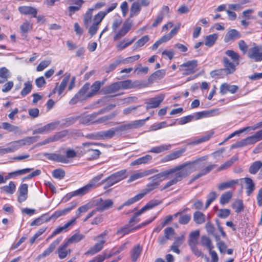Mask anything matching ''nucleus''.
Returning a JSON list of instances; mask_svg holds the SVG:
<instances>
[{
    "mask_svg": "<svg viewBox=\"0 0 262 262\" xmlns=\"http://www.w3.org/2000/svg\"><path fill=\"white\" fill-rule=\"evenodd\" d=\"M205 159L202 157L192 162H187L182 164L176 166L172 168L164 170V171H169L170 173L165 178L162 179V181L169 178H172L171 180L167 182L161 188V191L167 189L172 185L177 184L179 182L181 181L183 179L187 177L193 171L196 170L197 168L202 167L203 164L199 162Z\"/></svg>",
    "mask_w": 262,
    "mask_h": 262,
    "instance_id": "1",
    "label": "nucleus"
},
{
    "mask_svg": "<svg viewBox=\"0 0 262 262\" xmlns=\"http://www.w3.org/2000/svg\"><path fill=\"white\" fill-rule=\"evenodd\" d=\"M169 172V171H162L148 178L149 182L147 184L145 188L143 190V192L141 193L143 194V196L158 188L161 182L162 181V179L165 178L170 173Z\"/></svg>",
    "mask_w": 262,
    "mask_h": 262,
    "instance_id": "2",
    "label": "nucleus"
},
{
    "mask_svg": "<svg viewBox=\"0 0 262 262\" xmlns=\"http://www.w3.org/2000/svg\"><path fill=\"white\" fill-rule=\"evenodd\" d=\"M262 140V129L257 132L254 135L244 139L231 146V148L244 147L248 145L253 144Z\"/></svg>",
    "mask_w": 262,
    "mask_h": 262,
    "instance_id": "3",
    "label": "nucleus"
},
{
    "mask_svg": "<svg viewBox=\"0 0 262 262\" xmlns=\"http://www.w3.org/2000/svg\"><path fill=\"white\" fill-rule=\"evenodd\" d=\"M103 177L102 174H99L93 178L89 183L84 186L83 187L76 190L74 192V195H83L88 193L91 190L94 188L98 184L99 181Z\"/></svg>",
    "mask_w": 262,
    "mask_h": 262,
    "instance_id": "4",
    "label": "nucleus"
},
{
    "mask_svg": "<svg viewBox=\"0 0 262 262\" xmlns=\"http://www.w3.org/2000/svg\"><path fill=\"white\" fill-rule=\"evenodd\" d=\"M179 69L184 75L193 74L198 71V61L196 60L188 61L179 66Z\"/></svg>",
    "mask_w": 262,
    "mask_h": 262,
    "instance_id": "5",
    "label": "nucleus"
},
{
    "mask_svg": "<svg viewBox=\"0 0 262 262\" xmlns=\"http://www.w3.org/2000/svg\"><path fill=\"white\" fill-rule=\"evenodd\" d=\"M127 177L126 170L122 169L117 171L103 181V182L106 183L108 187H110L124 179Z\"/></svg>",
    "mask_w": 262,
    "mask_h": 262,
    "instance_id": "6",
    "label": "nucleus"
},
{
    "mask_svg": "<svg viewBox=\"0 0 262 262\" xmlns=\"http://www.w3.org/2000/svg\"><path fill=\"white\" fill-rule=\"evenodd\" d=\"M161 203V201L158 200L151 201L142 208L140 210L135 213L134 216L130 219L129 222V225L132 226V223H137L139 222V219H138V216L140 215L142 213L144 212L145 211L152 208L153 207L159 205Z\"/></svg>",
    "mask_w": 262,
    "mask_h": 262,
    "instance_id": "7",
    "label": "nucleus"
},
{
    "mask_svg": "<svg viewBox=\"0 0 262 262\" xmlns=\"http://www.w3.org/2000/svg\"><path fill=\"white\" fill-rule=\"evenodd\" d=\"M77 205V203L76 202H71L68 207H66L63 209L55 211L50 217L45 220V222H49L52 219L56 220L61 216L65 215L74 209Z\"/></svg>",
    "mask_w": 262,
    "mask_h": 262,
    "instance_id": "8",
    "label": "nucleus"
},
{
    "mask_svg": "<svg viewBox=\"0 0 262 262\" xmlns=\"http://www.w3.org/2000/svg\"><path fill=\"white\" fill-rule=\"evenodd\" d=\"M95 204L96 206L95 210L97 212H103L112 208L114 202L110 199L103 200L99 198L95 201Z\"/></svg>",
    "mask_w": 262,
    "mask_h": 262,
    "instance_id": "9",
    "label": "nucleus"
},
{
    "mask_svg": "<svg viewBox=\"0 0 262 262\" xmlns=\"http://www.w3.org/2000/svg\"><path fill=\"white\" fill-rule=\"evenodd\" d=\"M253 45L254 47L248 51V56L255 61H260L262 60V46H256L255 43Z\"/></svg>",
    "mask_w": 262,
    "mask_h": 262,
    "instance_id": "10",
    "label": "nucleus"
},
{
    "mask_svg": "<svg viewBox=\"0 0 262 262\" xmlns=\"http://www.w3.org/2000/svg\"><path fill=\"white\" fill-rule=\"evenodd\" d=\"M140 122L139 121H134L128 123L120 125L114 127V128L117 134L121 135L127 130L137 128Z\"/></svg>",
    "mask_w": 262,
    "mask_h": 262,
    "instance_id": "11",
    "label": "nucleus"
},
{
    "mask_svg": "<svg viewBox=\"0 0 262 262\" xmlns=\"http://www.w3.org/2000/svg\"><path fill=\"white\" fill-rule=\"evenodd\" d=\"M164 99V95L161 94L147 100L146 102V110L159 107Z\"/></svg>",
    "mask_w": 262,
    "mask_h": 262,
    "instance_id": "12",
    "label": "nucleus"
},
{
    "mask_svg": "<svg viewBox=\"0 0 262 262\" xmlns=\"http://www.w3.org/2000/svg\"><path fill=\"white\" fill-rule=\"evenodd\" d=\"M158 171V169L154 168L144 170L143 172H137L130 176L128 182H131L138 179L157 173Z\"/></svg>",
    "mask_w": 262,
    "mask_h": 262,
    "instance_id": "13",
    "label": "nucleus"
},
{
    "mask_svg": "<svg viewBox=\"0 0 262 262\" xmlns=\"http://www.w3.org/2000/svg\"><path fill=\"white\" fill-rule=\"evenodd\" d=\"M132 26V21L129 20H126L123 24L121 28L117 32L114 36V40H117L121 37L125 36L129 31Z\"/></svg>",
    "mask_w": 262,
    "mask_h": 262,
    "instance_id": "14",
    "label": "nucleus"
},
{
    "mask_svg": "<svg viewBox=\"0 0 262 262\" xmlns=\"http://www.w3.org/2000/svg\"><path fill=\"white\" fill-rule=\"evenodd\" d=\"M59 121L51 122L46 125H44L43 126L34 130L33 131V134L34 135L36 134H45L49 133L52 130H54L59 125Z\"/></svg>",
    "mask_w": 262,
    "mask_h": 262,
    "instance_id": "15",
    "label": "nucleus"
},
{
    "mask_svg": "<svg viewBox=\"0 0 262 262\" xmlns=\"http://www.w3.org/2000/svg\"><path fill=\"white\" fill-rule=\"evenodd\" d=\"M62 237H59L53 241L49 246V247L46 249L38 257L40 258H43L49 255L51 253L53 250L55 249L56 247L60 243L61 241Z\"/></svg>",
    "mask_w": 262,
    "mask_h": 262,
    "instance_id": "16",
    "label": "nucleus"
},
{
    "mask_svg": "<svg viewBox=\"0 0 262 262\" xmlns=\"http://www.w3.org/2000/svg\"><path fill=\"white\" fill-rule=\"evenodd\" d=\"M238 89V88L236 85L224 83L221 85L220 91L222 95H225L228 92H230L231 94H234L237 91Z\"/></svg>",
    "mask_w": 262,
    "mask_h": 262,
    "instance_id": "17",
    "label": "nucleus"
},
{
    "mask_svg": "<svg viewBox=\"0 0 262 262\" xmlns=\"http://www.w3.org/2000/svg\"><path fill=\"white\" fill-rule=\"evenodd\" d=\"M19 12L24 15H31L33 17H36L37 10L33 7L23 6L19 7Z\"/></svg>",
    "mask_w": 262,
    "mask_h": 262,
    "instance_id": "18",
    "label": "nucleus"
},
{
    "mask_svg": "<svg viewBox=\"0 0 262 262\" xmlns=\"http://www.w3.org/2000/svg\"><path fill=\"white\" fill-rule=\"evenodd\" d=\"M43 155L48 160L51 161L61 163L67 162L66 159L64 158V156L59 154L45 152Z\"/></svg>",
    "mask_w": 262,
    "mask_h": 262,
    "instance_id": "19",
    "label": "nucleus"
},
{
    "mask_svg": "<svg viewBox=\"0 0 262 262\" xmlns=\"http://www.w3.org/2000/svg\"><path fill=\"white\" fill-rule=\"evenodd\" d=\"M223 61L225 68L223 69L225 70V74L228 75L233 73L235 70V67L237 66L235 62H232L227 57H224Z\"/></svg>",
    "mask_w": 262,
    "mask_h": 262,
    "instance_id": "20",
    "label": "nucleus"
},
{
    "mask_svg": "<svg viewBox=\"0 0 262 262\" xmlns=\"http://www.w3.org/2000/svg\"><path fill=\"white\" fill-rule=\"evenodd\" d=\"M105 243V241L101 239L99 242L95 244L93 246L91 247L85 253V255H94L96 253L100 251L103 247V245Z\"/></svg>",
    "mask_w": 262,
    "mask_h": 262,
    "instance_id": "21",
    "label": "nucleus"
},
{
    "mask_svg": "<svg viewBox=\"0 0 262 262\" xmlns=\"http://www.w3.org/2000/svg\"><path fill=\"white\" fill-rule=\"evenodd\" d=\"M185 151V150L184 149H182L179 150L173 151L164 157L161 160V162L164 163L177 159L180 158Z\"/></svg>",
    "mask_w": 262,
    "mask_h": 262,
    "instance_id": "22",
    "label": "nucleus"
},
{
    "mask_svg": "<svg viewBox=\"0 0 262 262\" xmlns=\"http://www.w3.org/2000/svg\"><path fill=\"white\" fill-rule=\"evenodd\" d=\"M245 184V188L246 189V194L248 196H250L255 188V185L252 179L250 178H244L243 179Z\"/></svg>",
    "mask_w": 262,
    "mask_h": 262,
    "instance_id": "23",
    "label": "nucleus"
},
{
    "mask_svg": "<svg viewBox=\"0 0 262 262\" xmlns=\"http://www.w3.org/2000/svg\"><path fill=\"white\" fill-rule=\"evenodd\" d=\"M28 186L27 184H23L19 188V195L18 196V201L22 203L25 201L28 196Z\"/></svg>",
    "mask_w": 262,
    "mask_h": 262,
    "instance_id": "24",
    "label": "nucleus"
},
{
    "mask_svg": "<svg viewBox=\"0 0 262 262\" xmlns=\"http://www.w3.org/2000/svg\"><path fill=\"white\" fill-rule=\"evenodd\" d=\"M38 136L27 137L16 141L19 148L23 146L30 145L38 140Z\"/></svg>",
    "mask_w": 262,
    "mask_h": 262,
    "instance_id": "25",
    "label": "nucleus"
},
{
    "mask_svg": "<svg viewBox=\"0 0 262 262\" xmlns=\"http://www.w3.org/2000/svg\"><path fill=\"white\" fill-rule=\"evenodd\" d=\"M90 84L89 83H85L76 93V95L81 99L82 101L85 100L88 98V90L90 89Z\"/></svg>",
    "mask_w": 262,
    "mask_h": 262,
    "instance_id": "26",
    "label": "nucleus"
},
{
    "mask_svg": "<svg viewBox=\"0 0 262 262\" xmlns=\"http://www.w3.org/2000/svg\"><path fill=\"white\" fill-rule=\"evenodd\" d=\"M241 35L239 32L235 29H231L229 30L226 34L224 41L228 42L231 40H233L240 38Z\"/></svg>",
    "mask_w": 262,
    "mask_h": 262,
    "instance_id": "27",
    "label": "nucleus"
},
{
    "mask_svg": "<svg viewBox=\"0 0 262 262\" xmlns=\"http://www.w3.org/2000/svg\"><path fill=\"white\" fill-rule=\"evenodd\" d=\"M69 246L65 242L63 245L60 246L57 250V253L58 254V257L60 259H62L66 257L68 254H69L71 252V250L69 249H67V247Z\"/></svg>",
    "mask_w": 262,
    "mask_h": 262,
    "instance_id": "28",
    "label": "nucleus"
},
{
    "mask_svg": "<svg viewBox=\"0 0 262 262\" xmlns=\"http://www.w3.org/2000/svg\"><path fill=\"white\" fill-rule=\"evenodd\" d=\"M75 219H72L66 223L63 226L57 227L53 232L54 234L57 235L62 232H66L68 228L75 224Z\"/></svg>",
    "mask_w": 262,
    "mask_h": 262,
    "instance_id": "29",
    "label": "nucleus"
},
{
    "mask_svg": "<svg viewBox=\"0 0 262 262\" xmlns=\"http://www.w3.org/2000/svg\"><path fill=\"white\" fill-rule=\"evenodd\" d=\"M152 160V156L149 155H146L145 156L140 157L134 161L132 162L130 164V166L139 165L142 164H145L148 163Z\"/></svg>",
    "mask_w": 262,
    "mask_h": 262,
    "instance_id": "30",
    "label": "nucleus"
},
{
    "mask_svg": "<svg viewBox=\"0 0 262 262\" xmlns=\"http://www.w3.org/2000/svg\"><path fill=\"white\" fill-rule=\"evenodd\" d=\"M199 236L200 231L199 230L192 231L190 233L188 241V245L190 247L197 245Z\"/></svg>",
    "mask_w": 262,
    "mask_h": 262,
    "instance_id": "31",
    "label": "nucleus"
},
{
    "mask_svg": "<svg viewBox=\"0 0 262 262\" xmlns=\"http://www.w3.org/2000/svg\"><path fill=\"white\" fill-rule=\"evenodd\" d=\"M0 189L1 192L12 194L16 190V185L14 182L10 181L8 185L1 187Z\"/></svg>",
    "mask_w": 262,
    "mask_h": 262,
    "instance_id": "32",
    "label": "nucleus"
},
{
    "mask_svg": "<svg viewBox=\"0 0 262 262\" xmlns=\"http://www.w3.org/2000/svg\"><path fill=\"white\" fill-rule=\"evenodd\" d=\"M70 78V75L68 76L65 77L62 80L61 82L60 83V85L58 87H57V85L54 88V89L53 90V93H55L56 91H57L58 94L59 95H61L63 91L64 90L67 85V83L69 80Z\"/></svg>",
    "mask_w": 262,
    "mask_h": 262,
    "instance_id": "33",
    "label": "nucleus"
},
{
    "mask_svg": "<svg viewBox=\"0 0 262 262\" xmlns=\"http://www.w3.org/2000/svg\"><path fill=\"white\" fill-rule=\"evenodd\" d=\"M0 127L7 130L9 132H13L15 134L20 133L21 132L18 126L13 125L8 122H3Z\"/></svg>",
    "mask_w": 262,
    "mask_h": 262,
    "instance_id": "34",
    "label": "nucleus"
},
{
    "mask_svg": "<svg viewBox=\"0 0 262 262\" xmlns=\"http://www.w3.org/2000/svg\"><path fill=\"white\" fill-rule=\"evenodd\" d=\"M193 221L196 224H202L205 222L206 216L205 215L199 211H195L193 213Z\"/></svg>",
    "mask_w": 262,
    "mask_h": 262,
    "instance_id": "35",
    "label": "nucleus"
},
{
    "mask_svg": "<svg viewBox=\"0 0 262 262\" xmlns=\"http://www.w3.org/2000/svg\"><path fill=\"white\" fill-rule=\"evenodd\" d=\"M170 148V144H162L160 146L152 147L148 152L159 154L163 152L165 150H169Z\"/></svg>",
    "mask_w": 262,
    "mask_h": 262,
    "instance_id": "36",
    "label": "nucleus"
},
{
    "mask_svg": "<svg viewBox=\"0 0 262 262\" xmlns=\"http://www.w3.org/2000/svg\"><path fill=\"white\" fill-rule=\"evenodd\" d=\"M218 38L217 34H213L206 36L205 38V45L208 47H211L214 45Z\"/></svg>",
    "mask_w": 262,
    "mask_h": 262,
    "instance_id": "37",
    "label": "nucleus"
},
{
    "mask_svg": "<svg viewBox=\"0 0 262 262\" xmlns=\"http://www.w3.org/2000/svg\"><path fill=\"white\" fill-rule=\"evenodd\" d=\"M10 77V71L6 67L0 68V84L5 82Z\"/></svg>",
    "mask_w": 262,
    "mask_h": 262,
    "instance_id": "38",
    "label": "nucleus"
},
{
    "mask_svg": "<svg viewBox=\"0 0 262 262\" xmlns=\"http://www.w3.org/2000/svg\"><path fill=\"white\" fill-rule=\"evenodd\" d=\"M104 83L103 82H100L99 81H95L91 86V90L88 92V97H93L97 92L99 90L101 86Z\"/></svg>",
    "mask_w": 262,
    "mask_h": 262,
    "instance_id": "39",
    "label": "nucleus"
},
{
    "mask_svg": "<svg viewBox=\"0 0 262 262\" xmlns=\"http://www.w3.org/2000/svg\"><path fill=\"white\" fill-rule=\"evenodd\" d=\"M180 215L179 219V223L182 225H186L188 224L191 220V216L190 214H182L181 212H177L174 214V216Z\"/></svg>",
    "mask_w": 262,
    "mask_h": 262,
    "instance_id": "40",
    "label": "nucleus"
},
{
    "mask_svg": "<svg viewBox=\"0 0 262 262\" xmlns=\"http://www.w3.org/2000/svg\"><path fill=\"white\" fill-rule=\"evenodd\" d=\"M84 235L78 233H76L71 236L66 242L69 245L73 243H78L84 238Z\"/></svg>",
    "mask_w": 262,
    "mask_h": 262,
    "instance_id": "41",
    "label": "nucleus"
},
{
    "mask_svg": "<svg viewBox=\"0 0 262 262\" xmlns=\"http://www.w3.org/2000/svg\"><path fill=\"white\" fill-rule=\"evenodd\" d=\"M120 89L119 82H116L112 83L108 86H106L104 88V92L106 94H111L113 93H115Z\"/></svg>",
    "mask_w": 262,
    "mask_h": 262,
    "instance_id": "42",
    "label": "nucleus"
},
{
    "mask_svg": "<svg viewBox=\"0 0 262 262\" xmlns=\"http://www.w3.org/2000/svg\"><path fill=\"white\" fill-rule=\"evenodd\" d=\"M101 139L112 138L116 134L114 127L107 130L100 131Z\"/></svg>",
    "mask_w": 262,
    "mask_h": 262,
    "instance_id": "43",
    "label": "nucleus"
},
{
    "mask_svg": "<svg viewBox=\"0 0 262 262\" xmlns=\"http://www.w3.org/2000/svg\"><path fill=\"white\" fill-rule=\"evenodd\" d=\"M93 9L89 8L84 15L83 23L86 28L89 26L90 24L92 21L93 17Z\"/></svg>",
    "mask_w": 262,
    "mask_h": 262,
    "instance_id": "44",
    "label": "nucleus"
},
{
    "mask_svg": "<svg viewBox=\"0 0 262 262\" xmlns=\"http://www.w3.org/2000/svg\"><path fill=\"white\" fill-rule=\"evenodd\" d=\"M262 167V162L256 161L253 162L249 168V172L252 174H256L259 169Z\"/></svg>",
    "mask_w": 262,
    "mask_h": 262,
    "instance_id": "45",
    "label": "nucleus"
},
{
    "mask_svg": "<svg viewBox=\"0 0 262 262\" xmlns=\"http://www.w3.org/2000/svg\"><path fill=\"white\" fill-rule=\"evenodd\" d=\"M142 251V248L140 245L134 247L131 252L132 260L133 262L136 261L140 256Z\"/></svg>",
    "mask_w": 262,
    "mask_h": 262,
    "instance_id": "46",
    "label": "nucleus"
},
{
    "mask_svg": "<svg viewBox=\"0 0 262 262\" xmlns=\"http://www.w3.org/2000/svg\"><path fill=\"white\" fill-rule=\"evenodd\" d=\"M201 244L202 246L206 247L209 251L213 249L214 248L210 239L205 235L201 237Z\"/></svg>",
    "mask_w": 262,
    "mask_h": 262,
    "instance_id": "47",
    "label": "nucleus"
},
{
    "mask_svg": "<svg viewBox=\"0 0 262 262\" xmlns=\"http://www.w3.org/2000/svg\"><path fill=\"white\" fill-rule=\"evenodd\" d=\"M141 11L140 6L138 2L133 3L130 9V17L137 15Z\"/></svg>",
    "mask_w": 262,
    "mask_h": 262,
    "instance_id": "48",
    "label": "nucleus"
},
{
    "mask_svg": "<svg viewBox=\"0 0 262 262\" xmlns=\"http://www.w3.org/2000/svg\"><path fill=\"white\" fill-rule=\"evenodd\" d=\"M233 195L232 191H229L223 193L221 196L220 203L222 205L228 203L231 199Z\"/></svg>",
    "mask_w": 262,
    "mask_h": 262,
    "instance_id": "49",
    "label": "nucleus"
},
{
    "mask_svg": "<svg viewBox=\"0 0 262 262\" xmlns=\"http://www.w3.org/2000/svg\"><path fill=\"white\" fill-rule=\"evenodd\" d=\"M213 134V132H210L208 133L207 135L202 137L201 138L193 141L190 144L195 145L207 141L212 137Z\"/></svg>",
    "mask_w": 262,
    "mask_h": 262,
    "instance_id": "50",
    "label": "nucleus"
},
{
    "mask_svg": "<svg viewBox=\"0 0 262 262\" xmlns=\"http://www.w3.org/2000/svg\"><path fill=\"white\" fill-rule=\"evenodd\" d=\"M20 32L23 34H26L32 29V24L28 20H25L20 26Z\"/></svg>",
    "mask_w": 262,
    "mask_h": 262,
    "instance_id": "51",
    "label": "nucleus"
},
{
    "mask_svg": "<svg viewBox=\"0 0 262 262\" xmlns=\"http://www.w3.org/2000/svg\"><path fill=\"white\" fill-rule=\"evenodd\" d=\"M66 156H64V158L66 159L67 162H62V163H68L70 162L69 159H73L77 157V152L72 148H68L66 152Z\"/></svg>",
    "mask_w": 262,
    "mask_h": 262,
    "instance_id": "52",
    "label": "nucleus"
},
{
    "mask_svg": "<svg viewBox=\"0 0 262 262\" xmlns=\"http://www.w3.org/2000/svg\"><path fill=\"white\" fill-rule=\"evenodd\" d=\"M99 144L96 143L94 142H85L82 143V148L83 149V152L82 153H86L88 154L89 152H91V150L93 149H95L93 147L94 146L99 145Z\"/></svg>",
    "mask_w": 262,
    "mask_h": 262,
    "instance_id": "53",
    "label": "nucleus"
},
{
    "mask_svg": "<svg viewBox=\"0 0 262 262\" xmlns=\"http://www.w3.org/2000/svg\"><path fill=\"white\" fill-rule=\"evenodd\" d=\"M120 89H130L135 87L136 85L131 80L119 81Z\"/></svg>",
    "mask_w": 262,
    "mask_h": 262,
    "instance_id": "54",
    "label": "nucleus"
},
{
    "mask_svg": "<svg viewBox=\"0 0 262 262\" xmlns=\"http://www.w3.org/2000/svg\"><path fill=\"white\" fill-rule=\"evenodd\" d=\"M225 53L227 56L230 57L234 62H235L236 65H238L239 55L238 53L233 50H227Z\"/></svg>",
    "mask_w": 262,
    "mask_h": 262,
    "instance_id": "55",
    "label": "nucleus"
},
{
    "mask_svg": "<svg viewBox=\"0 0 262 262\" xmlns=\"http://www.w3.org/2000/svg\"><path fill=\"white\" fill-rule=\"evenodd\" d=\"M232 207L236 213H239L244 210V205L241 200H236L232 204Z\"/></svg>",
    "mask_w": 262,
    "mask_h": 262,
    "instance_id": "56",
    "label": "nucleus"
},
{
    "mask_svg": "<svg viewBox=\"0 0 262 262\" xmlns=\"http://www.w3.org/2000/svg\"><path fill=\"white\" fill-rule=\"evenodd\" d=\"M91 208V205L89 204H85L81 207H79L76 212V216L73 219H75V221L77 219L80 217V214L82 213L86 212L88 210Z\"/></svg>",
    "mask_w": 262,
    "mask_h": 262,
    "instance_id": "57",
    "label": "nucleus"
},
{
    "mask_svg": "<svg viewBox=\"0 0 262 262\" xmlns=\"http://www.w3.org/2000/svg\"><path fill=\"white\" fill-rule=\"evenodd\" d=\"M32 85L31 82L27 81L24 83V88L20 92L22 96L24 97L29 94L32 90Z\"/></svg>",
    "mask_w": 262,
    "mask_h": 262,
    "instance_id": "58",
    "label": "nucleus"
},
{
    "mask_svg": "<svg viewBox=\"0 0 262 262\" xmlns=\"http://www.w3.org/2000/svg\"><path fill=\"white\" fill-rule=\"evenodd\" d=\"M69 132L67 129L61 130L59 132L56 133L53 135V137L55 141H59L65 137L69 135Z\"/></svg>",
    "mask_w": 262,
    "mask_h": 262,
    "instance_id": "59",
    "label": "nucleus"
},
{
    "mask_svg": "<svg viewBox=\"0 0 262 262\" xmlns=\"http://www.w3.org/2000/svg\"><path fill=\"white\" fill-rule=\"evenodd\" d=\"M205 228L207 232L209 234H212L217 241L220 240V236L214 234L215 228L212 223L210 222H207L206 224Z\"/></svg>",
    "mask_w": 262,
    "mask_h": 262,
    "instance_id": "60",
    "label": "nucleus"
},
{
    "mask_svg": "<svg viewBox=\"0 0 262 262\" xmlns=\"http://www.w3.org/2000/svg\"><path fill=\"white\" fill-rule=\"evenodd\" d=\"M143 196V194L140 193L138 194L137 195H135V196L129 199L128 200H127L126 202H125L123 203V205L125 206H129L130 205L135 202H137L138 201L141 199Z\"/></svg>",
    "mask_w": 262,
    "mask_h": 262,
    "instance_id": "61",
    "label": "nucleus"
},
{
    "mask_svg": "<svg viewBox=\"0 0 262 262\" xmlns=\"http://www.w3.org/2000/svg\"><path fill=\"white\" fill-rule=\"evenodd\" d=\"M122 60L121 59H117L111 63L108 67H106L105 70L107 73H109L111 71L115 70L121 62Z\"/></svg>",
    "mask_w": 262,
    "mask_h": 262,
    "instance_id": "62",
    "label": "nucleus"
},
{
    "mask_svg": "<svg viewBox=\"0 0 262 262\" xmlns=\"http://www.w3.org/2000/svg\"><path fill=\"white\" fill-rule=\"evenodd\" d=\"M148 35H145L139 39L134 45V47L137 49L143 46L148 40Z\"/></svg>",
    "mask_w": 262,
    "mask_h": 262,
    "instance_id": "63",
    "label": "nucleus"
},
{
    "mask_svg": "<svg viewBox=\"0 0 262 262\" xmlns=\"http://www.w3.org/2000/svg\"><path fill=\"white\" fill-rule=\"evenodd\" d=\"M165 75L164 70H160L154 72L150 76L152 80L161 79Z\"/></svg>",
    "mask_w": 262,
    "mask_h": 262,
    "instance_id": "64",
    "label": "nucleus"
}]
</instances>
